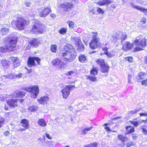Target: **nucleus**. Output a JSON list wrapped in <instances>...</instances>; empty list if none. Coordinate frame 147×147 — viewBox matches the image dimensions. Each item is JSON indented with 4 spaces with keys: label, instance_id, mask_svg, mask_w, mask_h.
Returning <instances> with one entry per match:
<instances>
[{
    "label": "nucleus",
    "instance_id": "obj_1",
    "mask_svg": "<svg viewBox=\"0 0 147 147\" xmlns=\"http://www.w3.org/2000/svg\"><path fill=\"white\" fill-rule=\"evenodd\" d=\"M146 39L145 37L143 38L140 35L138 37L134 42L133 44L127 41L123 45V49L125 51H127L131 49L135 45V50L136 51L142 50V48L146 46Z\"/></svg>",
    "mask_w": 147,
    "mask_h": 147
},
{
    "label": "nucleus",
    "instance_id": "obj_2",
    "mask_svg": "<svg viewBox=\"0 0 147 147\" xmlns=\"http://www.w3.org/2000/svg\"><path fill=\"white\" fill-rule=\"evenodd\" d=\"M65 52H63V59L64 61L69 62L74 59L76 56V53L75 49L70 44H67L64 47Z\"/></svg>",
    "mask_w": 147,
    "mask_h": 147
},
{
    "label": "nucleus",
    "instance_id": "obj_3",
    "mask_svg": "<svg viewBox=\"0 0 147 147\" xmlns=\"http://www.w3.org/2000/svg\"><path fill=\"white\" fill-rule=\"evenodd\" d=\"M16 36L9 37L7 38L6 42V46H4L0 47V53L13 50L16 44Z\"/></svg>",
    "mask_w": 147,
    "mask_h": 147
},
{
    "label": "nucleus",
    "instance_id": "obj_4",
    "mask_svg": "<svg viewBox=\"0 0 147 147\" xmlns=\"http://www.w3.org/2000/svg\"><path fill=\"white\" fill-rule=\"evenodd\" d=\"M32 27L30 32L34 34H42L44 33L46 30V27L38 21L35 20L32 23Z\"/></svg>",
    "mask_w": 147,
    "mask_h": 147
},
{
    "label": "nucleus",
    "instance_id": "obj_5",
    "mask_svg": "<svg viewBox=\"0 0 147 147\" xmlns=\"http://www.w3.org/2000/svg\"><path fill=\"white\" fill-rule=\"evenodd\" d=\"M28 19L23 18L20 17L17 18L16 20L13 21L11 22L12 25H15L17 29L23 30L25 26H27L29 23Z\"/></svg>",
    "mask_w": 147,
    "mask_h": 147
},
{
    "label": "nucleus",
    "instance_id": "obj_6",
    "mask_svg": "<svg viewBox=\"0 0 147 147\" xmlns=\"http://www.w3.org/2000/svg\"><path fill=\"white\" fill-rule=\"evenodd\" d=\"M91 34L92 39L89 44L90 47L92 49H94L97 47L98 43L100 40L96 32H92Z\"/></svg>",
    "mask_w": 147,
    "mask_h": 147
},
{
    "label": "nucleus",
    "instance_id": "obj_7",
    "mask_svg": "<svg viewBox=\"0 0 147 147\" xmlns=\"http://www.w3.org/2000/svg\"><path fill=\"white\" fill-rule=\"evenodd\" d=\"M24 90L30 92L31 97L35 99L37 97L39 92V89L37 86H30L28 88H24Z\"/></svg>",
    "mask_w": 147,
    "mask_h": 147
},
{
    "label": "nucleus",
    "instance_id": "obj_8",
    "mask_svg": "<svg viewBox=\"0 0 147 147\" xmlns=\"http://www.w3.org/2000/svg\"><path fill=\"white\" fill-rule=\"evenodd\" d=\"M74 85H69L65 86L61 90L62 96L64 98L66 99L69 95L70 90L71 88H75Z\"/></svg>",
    "mask_w": 147,
    "mask_h": 147
},
{
    "label": "nucleus",
    "instance_id": "obj_9",
    "mask_svg": "<svg viewBox=\"0 0 147 147\" xmlns=\"http://www.w3.org/2000/svg\"><path fill=\"white\" fill-rule=\"evenodd\" d=\"M52 64L57 68L61 69L65 66V63L61 59L58 58L55 59L52 61Z\"/></svg>",
    "mask_w": 147,
    "mask_h": 147
},
{
    "label": "nucleus",
    "instance_id": "obj_10",
    "mask_svg": "<svg viewBox=\"0 0 147 147\" xmlns=\"http://www.w3.org/2000/svg\"><path fill=\"white\" fill-rule=\"evenodd\" d=\"M20 123L22 124L21 126L24 128H20L18 129V130L19 131H22L26 129H28L30 127L28 121L25 119H22L20 121Z\"/></svg>",
    "mask_w": 147,
    "mask_h": 147
},
{
    "label": "nucleus",
    "instance_id": "obj_11",
    "mask_svg": "<svg viewBox=\"0 0 147 147\" xmlns=\"http://www.w3.org/2000/svg\"><path fill=\"white\" fill-rule=\"evenodd\" d=\"M35 60L39 64L40 60V59L37 57H30L28 59V66L31 67L32 66H35L36 65L34 62Z\"/></svg>",
    "mask_w": 147,
    "mask_h": 147
},
{
    "label": "nucleus",
    "instance_id": "obj_12",
    "mask_svg": "<svg viewBox=\"0 0 147 147\" xmlns=\"http://www.w3.org/2000/svg\"><path fill=\"white\" fill-rule=\"evenodd\" d=\"M51 11L49 7H42L39 10V16L41 17H45Z\"/></svg>",
    "mask_w": 147,
    "mask_h": 147
},
{
    "label": "nucleus",
    "instance_id": "obj_13",
    "mask_svg": "<svg viewBox=\"0 0 147 147\" xmlns=\"http://www.w3.org/2000/svg\"><path fill=\"white\" fill-rule=\"evenodd\" d=\"M61 7L66 12L70 11L73 7V4L71 2H65L61 4Z\"/></svg>",
    "mask_w": 147,
    "mask_h": 147
},
{
    "label": "nucleus",
    "instance_id": "obj_14",
    "mask_svg": "<svg viewBox=\"0 0 147 147\" xmlns=\"http://www.w3.org/2000/svg\"><path fill=\"white\" fill-rule=\"evenodd\" d=\"M10 58L13 62L14 68H16L20 65V61L17 57H10Z\"/></svg>",
    "mask_w": 147,
    "mask_h": 147
},
{
    "label": "nucleus",
    "instance_id": "obj_15",
    "mask_svg": "<svg viewBox=\"0 0 147 147\" xmlns=\"http://www.w3.org/2000/svg\"><path fill=\"white\" fill-rule=\"evenodd\" d=\"M125 129L126 131V135L132 134L135 131L134 127L131 125L126 126L125 127Z\"/></svg>",
    "mask_w": 147,
    "mask_h": 147
},
{
    "label": "nucleus",
    "instance_id": "obj_16",
    "mask_svg": "<svg viewBox=\"0 0 147 147\" xmlns=\"http://www.w3.org/2000/svg\"><path fill=\"white\" fill-rule=\"evenodd\" d=\"M112 2L110 0H101L99 1L96 3L100 6L111 4Z\"/></svg>",
    "mask_w": 147,
    "mask_h": 147
},
{
    "label": "nucleus",
    "instance_id": "obj_17",
    "mask_svg": "<svg viewBox=\"0 0 147 147\" xmlns=\"http://www.w3.org/2000/svg\"><path fill=\"white\" fill-rule=\"evenodd\" d=\"M7 104L10 107H17V100L11 99L7 101Z\"/></svg>",
    "mask_w": 147,
    "mask_h": 147
},
{
    "label": "nucleus",
    "instance_id": "obj_18",
    "mask_svg": "<svg viewBox=\"0 0 147 147\" xmlns=\"http://www.w3.org/2000/svg\"><path fill=\"white\" fill-rule=\"evenodd\" d=\"M49 100V98L47 96H44L41 97L38 100V102L40 104L44 105L47 103Z\"/></svg>",
    "mask_w": 147,
    "mask_h": 147
},
{
    "label": "nucleus",
    "instance_id": "obj_19",
    "mask_svg": "<svg viewBox=\"0 0 147 147\" xmlns=\"http://www.w3.org/2000/svg\"><path fill=\"white\" fill-rule=\"evenodd\" d=\"M121 34L120 32H117L115 34H113L111 37V40L112 41L115 42L119 40V35Z\"/></svg>",
    "mask_w": 147,
    "mask_h": 147
},
{
    "label": "nucleus",
    "instance_id": "obj_20",
    "mask_svg": "<svg viewBox=\"0 0 147 147\" xmlns=\"http://www.w3.org/2000/svg\"><path fill=\"white\" fill-rule=\"evenodd\" d=\"M130 4L133 7H134L138 10L142 11L144 12L145 14L147 15V9L141 7L139 6H138L132 3H130Z\"/></svg>",
    "mask_w": 147,
    "mask_h": 147
},
{
    "label": "nucleus",
    "instance_id": "obj_21",
    "mask_svg": "<svg viewBox=\"0 0 147 147\" xmlns=\"http://www.w3.org/2000/svg\"><path fill=\"white\" fill-rule=\"evenodd\" d=\"M40 42L38 39H34L31 40L30 44V45L34 47H36L38 46V45Z\"/></svg>",
    "mask_w": 147,
    "mask_h": 147
},
{
    "label": "nucleus",
    "instance_id": "obj_22",
    "mask_svg": "<svg viewBox=\"0 0 147 147\" xmlns=\"http://www.w3.org/2000/svg\"><path fill=\"white\" fill-rule=\"evenodd\" d=\"M146 74L143 72L139 73L138 76H137V79L138 82H140L142 80L145 78Z\"/></svg>",
    "mask_w": 147,
    "mask_h": 147
},
{
    "label": "nucleus",
    "instance_id": "obj_23",
    "mask_svg": "<svg viewBox=\"0 0 147 147\" xmlns=\"http://www.w3.org/2000/svg\"><path fill=\"white\" fill-rule=\"evenodd\" d=\"M117 138L119 140L123 142H124L126 140H128V139L127 137H125L121 134H118Z\"/></svg>",
    "mask_w": 147,
    "mask_h": 147
},
{
    "label": "nucleus",
    "instance_id": "obj_24",
    "mask_svg": "<svg viewBox=\"0 0 147 147\" xmlns=\"http://www.w3.org/2000/svg\"><path fill=\"white\" fill-rule=\"evenodd\" d=\"M38 123L42 127H45L47 125L46 122L43 119H39L38 121Z\"/></svg>",
    "mask_w": 147,
    "mask_h": 147
},
{
    "label": "nucleus",
    "instance_id": "obj_25",
    "mask_svg": "<svg viewBox=\"0 0 147 147\" xmlns=\"http://www.w3.org/2000/svg\"><path fill=\"white\" fill-rule=\"evenodd\" d=\"M109 68V67L108 65L105 64L103 65L101 67V71L103 73H108Z\"/></svg>",
    "mask_w": 147,
    "mask_h": 147
},
{
    "label": "nucleus",
    "instance_id": "obj_26",
    "mask_svg": "<svg viewBox=\"0 0 147 147\" xmlns=\"http://www.w3.org/2000/svg\"><path fill=\"white\" fill-rule=\"evenodd\" d=\"M78 58L79 61L81 62H86L87 61V57L84 55H80Z\"/></svg>",
    "mask_w": 147,
    "mask_h": 147
},
{
    "label": "nucleus",
    "instance_id": "obj_27",
    "mask_svg": "<svg viewBox=\"0 0 147 147\" xmlns=\"http://www.w3.org/2000/svg\"><path fill=\"white\" fill-rule=\"evenodd\" d=\"M9 31V30L7 28H2L0 30L1 34L2 35H6Z\"/></svg>",
    "mask_w": 147,
    "mask_h": 147
},
{
    "label": "nucleus",
    "instance_id": "obj_28",
    "mask_svg": "<svg viewBox=\"0 0 147 147\" xmlns=\"http://www.w3.org/2000/svg\"><path fill=\"white\" fill-rule=\"evenodd\" d=\"M98 145L96 142H94L84 145V147H97Z\"/></svg>",
    "mask_w": 147,
    "mask_h": 147
},
{
    "label": "nucleus",
    "instance_id": "obj_29",
    "mask_svg": "<svg viewBox=\"0 0 147 147\" xmlns=\"http://www.w3.org/2000/svg\"><path fill=\"white\" fill-rule=\"evenodd\" d=\"M1 62L2 66L4 67H7L9 64V61H7L5 59H2L1 61Z\"/></svg>",
    "mask_w": 147,
    "mask_h": 147
},
{
    "label": "nucleus",
    "instance_id": "obj_30",
    "mask_svg": "<svg viewBox=\"0 0 147 147\" xmlns=\"http://www.w3.org/2000/svg\"><path fill=\"white\" fill-rule=\"evenodd\" d=\"M84 49V46L82 43H79L78 45V50L79 51H82Z\"/></svg>",
    "mask_w": 147,
    "mask_h": 147
},
{
    "label": "nucleus",
    "instance_id": "obj_31",
    "mask_svg": "<svg viewBox=\"0 0 147 147\" xmlns=\"http://www.w3.org/2000/svg\"><path fill=\"white\" fill-rule=\"evenodd\" d=\"M93 128L92 126H91L88 128H86L83 129L82 131V133L83 134H85L87 132L91 129Z\"/></svg>",
    "mask_w": 147,
    "mask_h": 147
},
{
    "label": "nucleus",
    "instance_id": "obj_32",
    "mask_svg": "<svg viewBox=\"0 0 147 147\" xmlns=\"http://www.w3.org/2000/svg\"><path fill=\"white\" fill-rule=\"evenodd\" d=\"M5 121L4 118L2 116L0 115V128L2 127L4 124Z\"/></svg>",
    "mask_w": 147,
    "mask_h": 147
},
{
    "label": "nucleus",
    "instance_id": "obj_33",
    "mask_svg": "<svg viewBox=\"0 0 147 147\" xmlns=\"http://www.w3.org/2000/svg\"><path fill=\"white\" fill-rule=\"evenodd\" d=\"M127 38V35L124 33H122L121 34V36L120 37H119V39L121 40V43L122 42L123 40H125Z\"/></svg>",
    "mask_w": 147,
    "mask_h": 147
},
{
    "label": "nucleus",
    "instance_id": "obj_34",
    "mask_svg": "<svg viewBox=\"0 0 147 147\" xmlns=\"http://www.w3.org/2000/svg\"><path fill=\"white\" fill-rule=\"evenodd\" d=\"M90 73L91 74L94 75L97 74L98 73L97 69L96 67L93 68L91 70Z\"/></svg>",
    "mask_w": 147,
    "mask_h": 147
},
{
    "label": "nucleus",
    "instance_id": "obj_35",
    "mask_svg": "<svg viewBox=\"0 0 147 147\" xmlns=\"http://www.w3.org/2000/svg\"><path fill=\"white\" fill-rule=\"evenodd\" d=\"M97 63L98 64L100 65L101 67L103 65L105 64L104 63V61L102 59H98L97 61Z\"/></svg>",
    "mask_w": 147,
    "mask_h": 147
},
{
    "label": "nucleus",
    "instance_id": "obj_36",
    "mask_svg": "<svg viewBox=\"0 0 147 147\" xmlns=\"http://www.w3.org/2000/svg\"><path fill=\"white\" fill-rule=\"evenodd\" d=\"M67 31V29L66 28H62L59 30V32L60 34H65Z\"/></svg>",
    "mask_w": 147,
    "mask_h": 147
},
{
    "label": "nucleus",
    "instance_id": "obj_37",
    "mask_svg": "<svg viewBox=\"0 0 147 147\" xmlns=\"http://www.w3.org/2000/svg\"><path fill=\"white\" fill-rule=\"evenodd\" d=\"M87 79L92 82H95L96 80V78L94 76H87Z\"/></svg>",
    "mask_w": 147,
    "mask_h": 147
},
{
    "label": "nucleus",
    "instance_id": "obj_38",
    "mask_svg": "<svg viewBox=\"0 0 147 147\" xmlns=\"http://www.w3.org/2000/svg\"><path fill=\"white\" fill-rule=\"evenodd\" d=\"M57 46L55 45H52L51 46V50L53 52L55 53L56 51Z\"/></svg>",
    "mask_w": 147,
    "mask_h": 147
},
{
    "label": "nucleus",
    "instance_id": "obj_39",
    "mask_svg": "<svg viewBox=\"0 0 147 147\" xmlns=\"http://www.w3.org/2000/svg\"><path fill=\"white\" fill-rule=\"evenodd\" d=\"M17 96L19 97H22L25 95V93L23 91H20L17 93Z\"/></svg>",
    "mask_w": 147,
    "mask_h": 147
},
{
    "label": "nucleus",
    "instance_id": "obj_40",
    "mask_svg": "<svg viewBox=\"0 0 147 147\" xmlns=\"http://www.w3.org/2000/svg\"><path fill=\"white\" fill-rule=\"evenodd\" d=\"M129 122L132 124L134 126L137 127L139 125V123L137 121H130Z\"/></svg>",
    "mask_w": 147,
    "mask_h": 147
},
{
    "label": "nucleus",
    "instance_id": "obj_41",
    "mask_svg": "<svg viewBox=\"0 0 147 147\" xmlns=\"http://www.w3.org/2000/svg\"><path fill=\"white\" fill-rule=\"evenodd\" d=\"M104 54L106 55L107 57L109 58H111L114 56V54H113L110 52H109L108 51H106L105 52Z\"/></svg>",
    "mask_w": 147,
    "mask_h": 147
},
{
    "label": "nucleus",
    "instance_id": "obj_42",
    "mask_svg": "<svg viewBox=\"0 0 147 147\" xmlns=\"http://www.w3.org/2000/svg\"><path fill=\"white\" fill-rule=\"evenodd\" d=\"M38 107L36 106H32L29 107L28 110H36L38 109Z\"/></svg>",
    "mask_w": 147,
    "mask_h": 147
},
{
    "label": "nucleus",
    "instance_id": "obj_43",
    "mask_svg": "<svg viewBox=\"0 0 147 147\" xmlns=\"http://www.w3.org/2000/svg\"><path fill=\"white\" fill-rule=\"evenodd\" d=\"M73 40L75 41L77 44H79L80 40L79 38L77 37H74L73 38Z\"/></svg>",
    "mask_w": 147,
    "mask_h": 147
},
{
    "label": "nucleus",
    "instance_id": "obj_44",
    "mask_svg": "<svg viewBox=\"0 0 147 147\" xmlns=\"http://www.w3.org/2000/svg\"><path fill=\"white\" fill-rule=\"evenodd\" d=\"M69 28H72L74 27V23L73 22H69Z\"/></svg>",
    "mask_w": 147,
    "mask_h": 147
},
{
    "label": "nucleus",
    "instance_id": "obj_45",
    "mask_svg": "<svg viewBox=\"0 0 147 147\" xmlns=\"http://www.w3.org/2000/svg\"><path fill=\"white\" fill-rule=\"evenodd\" d=\"M126 60L128 61L129 62H131L133 61V58L132 57H127L125 58Z\"/></svg>",
    "mask_w": 147,
    "mask_h": 147
},
{
    "label": "nucleus",
    "instance_id": "obj_46",
    "mask_svg": "<svg viewBox=\"0 0 147 147\" xmlns=\"http://www.w3.org/2000/svg\"><path fill=\"white\" fill-rule=\"evenodd\" d=\"M141 84L142 85L147 86V79L146 80H143Z\"/></svg>",
    "mask_w": 147,
    "mask_h": 147
},
{
    "label": "nucleus",
    "instance_id": "obj_47",
    "mask_svg": "<svg viewBox=\"0 0 147 147\" xmlns=\"http://www.w3.org/2000/svg\"><path fill=\"white\" fill-rule=\"evenodd\" d=\"M97 11L99 13L103 14L104 13V11L100 8H98L97 9Z\"/></svg>",
    "mask_w": 147,
    "mask_h": 147
},
{
    "label": "nucleus",
    "instance_id": "obj_48",
    "mask_svg": "<svg viewBox=\"0 0 147 147\" xmlns=\"http://www.w3.org/2000/svg\"><path fill=\"white\" fill-rule=\"evenodd\" d=\"M22 74L21 73H19L18 74H16L15 75V78H20L22 76Z\"/></svg>",
    "mask_w": 147,
    "mask_h": 147
},
{
    "label": "nucleus",
    "instance_id": "obj_49",
    "mask_svg": "<svg viewBox=\"0 0 147 147\" xmlns=\"http://www.w3.org/2000/svg\"><path fill=\"white\" fill-rule=\"evenodd\" d=\"M74 71H68L67 73H66V75L67 76H71L74 73Z\"/></svg>",
    "mask_w": 147,
    "mask_h": 147
},
{
    "label": "nucleus",
    "instance_id": "obj_50",
    "mask_svg": "<svg viewBox=\"0 0 147 147\" xmlns=\"http://www.w3.org/2000/svg\"><path fill=\"white\" fill-rule=\"evenodd\" d=\"M142 131L144 134L147 135V130L146 129L142 128Z\"/></svg>",
    "mask_w": 147,
    "mask_h": 147
},
{
    "label": "nucleus",
    "instance_id": "obj_51",
    "mask_svg": "<svg viewBox=\"0 0 147 147\" xmlns=\"http://www.w3.org/2000/svg\"><path fill=\"white\" fill-rule=\"evenodd\" d=\"M132 76L130 74H129L128 75V83H130L131 82V79Z\"/></svg>",
    "mask_w": 147,
    "mask_h": 147
},
{
    "label": "nucleus",
    "instance_id": "obj_52",
    "mask_svg": "<svg viewBox=\"0 0 147 147\" xmlns=\"http://www.w3.org/2000/svg\"><path fill=\"white\" fill-rule=\"evenodd\" d=\"M45 135H46V137L48 139H50V140L51 139L52 137L50 136L49 135L48 133H47V132H46L45 133Z\"/></svg>",
    "mask_w": 147,
    "mask_h": 147
},
{
    "label": "nucleus",
    "instance_id": "obj_53",
    "mask_svg": "<svg viewBox=\"0 0 147 147\" xmlns=\"http://www.w3.org/2000/svg\"><path fill=\"white\" fill-rule=\"evenodd\" d=\"M3 134L5 136H7L9 134V132L7 131H5L4 132Z\"/></svg>",
    "mask_w": 147,
    "mask_h": 147
},
{
    "label": "nucleus",
    "instance_id": "obj_54",
    "mask_svg": "<svg viewBox=\"0 0 147 147\" xmlns=\"http://www.w3.org/2000/svg\"><path fill=\"white\" fill-rule=\"evenodd\" d=\"M9 78H10V79H13L15 78V75L13 74H9Z\"/></svg>",
    "mask_w": 147,
    "mask_h": 147
},
{
    "label": "nucleus",
    "instance_id": "obj_55",
    "mask_svg": "<svg viewBox=\"0 0 147 147\" xmlns=\"http://www.w3.org/2000/svg\"><path fill=\"white\" fill-rule=\"evenodd\" d=\"M140 116H146L147 113H140Z\"/></svg>",
    "mask_w": 147,
    "mask_h": 147
},
{
    "label": "nucleus",
    "instance_id": "obj_56",
    "mask_svg": "<svg viewBox=\"0 0 147 147\" xmlns=\"http://www.w3.org/2000/svg\"><path fill=\"white\" fill-rule=\"evenodd\" d=\"M105 129L106 131H111V129H110L109 127L107 126H106L105 127Z\"/></svg>",
    "mask_w": 147,
    "mask_h": 147
},
{
    "label": "nucleus",
    "instance_id": "obj_57",
    "mask_svg": "<svg viewBox=\"0 0 147 147\" xmlns=\"http://www.w3.org/2000/svg\"><path fill=\"white\" fill-rule=\"evenodd\" d=\"M132 136L133 138L134 139H136L137 137V135L136 134H132Z\"/></svg>",
    "mask_w": 147,
    "mask_h": 147
},
{
    "label": "nucleus",
    "instance_id": "obj_58",
    "mask_svg": "<svg viewBox=\"0 0 147 147\" xmlns=\"http://www.w3.org/2000/svg\"><path fill=\"white\" fill-rule=\"evenodd\" d=\"M24 4L26 7H27L30 6V3L28 2L25 3Z\"/></svg>",
    "mask_w": 147,
    "mask_h": 147
},
{
    "label": "nucleus",
    "instance_id": "obj_59",
    "mask_svg": "<svg viewBox=\"0 0 147 147\" xmlns=\"http://www.w3.org/2000/svg\"><path fill=\"white\" fill-rule=\"evenodd\" d=\"M120 118V117H114L113 118H112L111 119V121L113 120H116L117 119H119V118Z\"/></svg>",
    "mask_w": 147,
    "mask_h": 147
},
{
    "label": "nucleus",
    "instance_id": "obj_60",
    "mask_svg": "<svg viewBox=\"0 0 147 147\" xmlns=\"http://www.w3.org/2000/svg\"><path fill=\"white\" fill-rule=\"evenodd\" d=\"M142 122H143L144 123H147V118L145 120H142Z\"/></svg>",
    "mask_w": 147,
    "mask_h": 147
},
{
    "label": "nucleus",
    "instance_id": "obj_61",
    "mask_svg": "<svg viewBox=\"0 0 147 147\" xmlns=\"http://www.w3.org/2000/svg\"><path fill=\"white\" fill-rule=\"evenodd\" d=\"M144 61L145 63L147 65V55L144 57Z\"/></svg>",
    "mask_w": 147,
    "mask_h": 147
},
{
    "label": "nucleus",
    "instance_id": "obj_62",
    "mask_svg": "<svg viewBox=\"0 0 147 147\" xmlns=\"http://www.w3.org/2000/svg\"><path fill=\"white\" fill-rule=\"evenodd\" d=\"M142 21L143 22V23L145 24L146 23V20L145 18H143L142 19Z\"/></svg>",
    "mask_w": 147,
    "mask_h": 147
},
{
    "label": "nucleus",
    "instance_id": "obj_63",
    "mask_svg": "<svg viewBox=\"0 0 147 147\" xmlns=\"http://www.w3.org/2000/svg\"><path fill=\"white\" fill-rule=\"evenodd\" d=\"M17 100V102L18 101L19 102H20L21 103L22 102H23V99H16Z\"/></svg>",
    "mask_w": 147,
    "mask_h": 147
},
{
    "label": "nucleus",
    "instance_id": "obj_64",
    "mask_svg": "<svg viewBox=\"0 0 147 147\" xmlns=\"http://www.w3.org/2000/svg\"><path fill=\"white\" fill-rule=\"evenodd\" d=\"M3 77L5 78H8V79H10V78H9V75H7V76H4Z\"/></svg>",
    "mask_w": 147,
    "mask_h": 147
}]
</instances>
